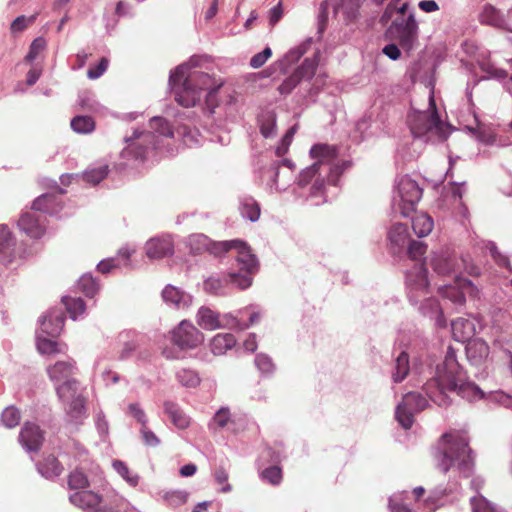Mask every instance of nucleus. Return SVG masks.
Wrapping results in <instances>:
<instances>
[{
    "label": "nucleus",
    "instance_id": "nucleus-1",
    "mask_svg": "<svg viewBox=\"0 0 512 512\" xmlns=\"http://www.w3.org/2000/svg\"><path fill=\"white\" fill-rule=\"evenodd\" d=\"M434 381L437 384V392L430 394L426 388V393L439 406L450 404L448 396L445 394L446 390L469 401L484 397L480 387L468 379L466 372L458 362L456 350L452 346L447 348L443 362L436 366Z\"/></svg>",
    "mask_w": 512,
    "mask_h": 512
},
{
    "label": "nucleus",
    "instance_id": "nucleus-2",
    "mask_svg": "<svg viewBox=\"0 0 512 512\" xmlns=\"http://www.w3.org/2000/svg\"><path fill=\"white\" fill-rule=\"evenodd\" d=\"M199 65L197 56L188 62L178 65L170 72L168 85L174 93L175 100L183 107H194L202 97L203 91L209 88L210 76L200 71H191Z\"/></svg>",
    "mask_w": 512,
    "mask_h": 512
},
{
    "label": "nucleus",
    "instance_id": "nucleus-3",
    "mask_svg": "<svg viewBox=\"0 0 512 512\" xmlns=\"http://www.w3.org/2000/svg\"><path fill=\"white\" fill-rule=\"evenodd\" d=\"M469 436L464 430H452L444 433L438 442L436 458L443 473L456 466L458 471L469 477L474 471V452L469 447Z\"/></svg>",
    "mask_w": 512,
    "mask_h": 512
},
{
    "label": "nucleus",
    "instance_id": "nucleus-4",
    "mask_svg": "<svg viewBox=\"0 0 512 512\" xmlns=\"http://www.w3.org/2000/svg\"><path fill=\"white\" fill-rule=\"evenodd\" d=\"M150 130L135 129L131 136L125 137L126 147L121 151V157L127 161L143 162L151 149L159 147V137L171 138L173 129L168 121L161 116L150 119Z\"/></svg>",
    "mask_w": 512,
    "mask_h": 512
},
{
    "label": "nucleus",
    "instance_id": "nucleus-5",
    "mask_svg": "<svg viewBox=\"0 0 512 512\" xmlns=\"http://www.w3.org/2000/svg\"><path fill=\"white\" fill-rule=\"evenodd\" d=\"M186 247L189 248L191 255L197 256L208 252L216 257H221L225 253L235 250L239 253V261L248 267H255L254 254L246 242L233 239L225 241H212L209 237L202 233L191 234L185 241Z\"/></svg>",
    "mask_w": 512,
    "mask_h": 512
},
{
    "label": "nucleus",
    "instance_id": "nucleus-6",
    "mask_svg": "<svg viewBox=\"0 0 512 512\" xmlns=\"http://www.w3.org/2000/svg\"><path fill=\"white\" fill-rule=\"evenodd\" d=\"M309 154L317 161L299 173L297 184L303 188L315 178L311 186V195L317 196L322 193L325 185L324 177H320L321 170H325L326 173L332 171L328 163L336 157L337 150L334 146L318 143L311 147Z\"/></svg>",
    "mask_w": 512,
    "mask_h": 512
},
{
    "label": "nucleus",
    "instance_id": "nucleus-7",
    "mask_svg": "<svg viewBox=\"0 0 512 512\" xmlns=\"http://www.w3.org/2000/svg\"><path fill=\"white\" fill-rule=\"evenodd\" d=\"M255 267H248L239 261V253L235 256L237 271H232L223 275H213L205 279L203 283L204 290L215 296L227 294L229 286H235L241 290H245L252 285L253 276L259 270V261L254 254Z\"/></svg>",
    "mask_w": 512,
    "mask_h": 512
},
{
    "label": "nucleus",
    "instance_id": "nucleus-8",
    "mask_svg": "<svg viewBox=\"0 0 512 512\" xmlns=\"http://www.w3.org/2000/svg\"><path fill=\"white\" fill-rule=\"evenodd\" d=\"M429 104L433 110L413 111L408 115L411 134L415 139H422L424 142H428L432 135H437L441 140H445L447 135L436 110L433 96H430Z\"/></svg>",
    "mask_w": 512,
    "mask_h": 512
},
{
    "label": "nucleus",
    "instance_id": "nucleus-9",
    "mask_svg": "<svg viewBox=\"0 0 512 512\" xmlns=\"http://www.w3.org/2000/svg\"><path fill=\"white\" fill-rule=\"evenodd\" d=\"M423 189L408 175L401 176L397 180L396 190L393 195L391 208L393 213L407 218L415 211L416 205L421 200Z\"/></svg>",
    "mask_w": 512,
    "mask_h": 512
},
{
    "label": "nucleus",
    "instance_id": "nucleus-10",
    "mask_svg": "<svg viewBox=\"0 0 512 512\" xmlns=\"http://www.w3.org/2000/svg\"><path fill=\"white\" fill-rule=\"evenodd\" d=\"M386 34L390 39L397 41L403 50H413L419 38V26L414 10L410 11L407 17L396 16L387 28Z\"/></svg>",
    "mask_w": 512,
    "mask_h": 512
},
{
    "label": "nucleus",
    "instance_id": "nucleus-11",
    "mask_svg": "<svg viewBox=\"0 0 512 512\" xmlns=\"http://www.w3.org/2000/svg\"><path fill=\"white\" fill-rule=\"evenodd\" d=\"M428 400L418 392L407 393L395 410V418L404 429H410L414 423V413L424 410Z\"/></svg>",
    "mask_w": 512,
    "mask_h": 512
},
{
    "label": "nucleus",
    "instance_id": "nucleus-12",
    "mask_svg": "<svg viewBox=\"0 0 512 512\" xmlns=\"http://www.w3.org/2000/svg\"><path fill=\"white\" fill-rule=\"evenodd\" d=\"M203 334L189 321L183 320L171 331V340L180 350L196 348L203 342Z\"/></svg>",
    "mask_w": 512,
    "mask_h": 512
},
{
    "label": "nucleus",
    "instance_id": "nucleus-13",
    "mask_svg": "<svg viewBox=\"0 0 512 512\" xmlns=\"http://www.w3.org/2000/svg\"><path fill=\"white\" fill-rule=\"evenodd\" d=\"M298 86L299 90L296 93L297 104L303 106L313 101L317 89L310 83H305L295 72L282 81L278 86V91L281 95L287 96Z\"/></svg>",
    "mask_w": 512,
    "mask_h": 512
},
{
    "label": "nucleus",
    "instance_id": "nucleus-14",
    "mask_svg": "<svg viewBox=\"0 0 512 512\" xmlns=\"http://www.w3.org/2000/svg\"><path fill=\"white\" fill-rule=\"evenodd\" d=\"M406 284L409 289L408 297L411 302L417 303L414 294L428 293L429 280L428 271L424 264L416 263L410 270L406 272Z\"/></svg>",
    "mask_w": 512,
    "mask_h": 512
},
{
    "label": "nucleus",
    "instance_id": "nucleus-15",
    "mask_svg": "<svg viewBox=\"0 0 512 512\" xmlns=\"http://www.w3.org/2000/svg\"><path fill=\"white\" fill-rule=\"evenodd\" d=\"M46 217L34 211L23 212L17 221V225L23 233L30 238L39 239L45 233Z\"/></svg>",
    "mask_w": 512,
    "mask_h": 512
},
{
    "label": "nucleus",
    "instance_id": "nucleus-16",
    "mask_svg": "<svg viewBox=\"0 0 512 512\" xmlns=\"http://www.w3.org/2000/svg\"><path fill=\"white\" fill-rule=\"evenodd\" d=\"M431 267L438 275L448 276L460 270L461 261L453 252L438 251L433 253Z\"/></svg>",
    "mask_w": 512,
    "mask_h": 512
},
{
    "label": "nucleus",
    "instance_id": "nucleus-17",
    "mask_svg": "<svg viewBox=\"0 0 512 512\" xmlns=\"http://www.w3.org/2000/svg\"><path fill=\"white\" fill-rule=\"evenodd\" d=\"M44 441V433L40 427L32 422H25L19 433V443L28 452H38Z\"/></svg>",
    "mask_w": 512,
    "mask_h": 512
},
{
    "label": "nucleus",
    "instance_id": "nucleus-18",
    "mask_svg": "<svg viewBox=\"0 0 512 512\" xmlns=\"http://www.w3.org/2000/svg\"><path fill=\"white\" fill-rule=\"evenodd\" d=\"M41 331L50 336L57 337L64 328L65 315L60 308H51L39 319Z\"/></svg>",
    "mask_w": 512,
    "mask_h": 512
},
{
    "label": "nucleus",
    "instance_id": "nucleus-19",
    "mask_svg": "<svg viewBox=\"0 0 512 512\" xmlns=\"http://www.w3.org/2000/svg\"><path fill=\"white\" fill-rule=\"evenodd\" d=\"M478 19L481 24L512 32L507 15L490 3L482 7Z\"/></svg>",
    "mask_w": 512,
    "mask_h": 512
},
{
    "label": "nucleus",
    "instance_id": "nucleus-20",
    "mask_svg": "<svg viewBox=\"0 0 512 512\" xmlns=\"http://www.w3.org/2000/svg\"><path fill=\"white\" fill-rule=\"evenodd\" d=\"M163 301L170 307L185 309L192 305L193 297L184 290L167 284L161 293Z\"/></svg>",
    "mask_w": 512,
    "mask_h": 512
},
{
    "label": "nucleus",
    "instance_id": "nucleus-21",
    "mask_svg": "<svg viewBox=\"0 0 512 512\" xmlns=\"http://www.w3.org/2000/svg\"><path fill=\"white\" fill-rule=\"evenodd\" d=\"M77 367L73 359L69 358L65 361H57L53 365L47 367L49 379L56 385L74 379L72 376L76 373Z\"/></svg>",
    "mask_w": 512,
    "mask_h": 512
},
{
    "label": "nucleus",
    "instance_id": "nucleus-22",
    "mask_svg": "<svg viewBox=\"0 0 512 512\" xmlns=\"http://www.w3.org/2000/svg\"><path fill=\"white\" fill-rule=\"evenodd\" d=\"M197 323L201 328L210 331L219 328H232L230 319H225L224 316L220 319L219 313L208 307H201L198 310Z\"/></svg>",
    "mask_w": 512,
    "mask_h": 512
},
{
    "label": "nucleus",
    "instance_id": "nucleus-23",
    "mask_svg": "<svg viewBox=\"0 0 512 512\" xmlns=\"http://www.w3.org/2000/svg\"><path fill=\"white\" fill-rule=\"evenodd\" d=\"M146 255L150 259H161L174 253V245L169 236L151 238L145 245Z\"/></svg>",
    "mask_w": 512,
    "mask_h": 512
},
{
    "label": "nucleus",
    "instance_id": "nucleus-24",
    "mask_svg": "<svg viewBox=\"0 0 512 512\" xmlns=\"http://www.w3.org/2000/svg\"><path fill=\"white\" fill-rule=\"evenodd\" d=\"M17 256L16 239L4 224L0 225V263L8 265Z\"/></svg>",
    "mask_w": 512,
    "mask_h": 512
},
{
    "label": "nucleus",
    "instance_id": "nucleus-25",
    "mask_svg": "<svg viewBox=\"0 0 512 512\" xmlns=\"http://www.w3.org/2000/svg\"><path fill=\"white\" fill-rule=\"evenodd\" d=\"M69 501L76 507L92 511L94 507L98 506L102 502V496L91 490L85 489L70 494Z\"/></svg>",
    "mask_w": 512,
    "mask_h": 512
},
{
    "label": "nucleus",
    "instance_id": "nucleus-26",
    "mask_svg": "<svg viewBox=\"0 0 512 512\" xmlns=\"http://www.w3.org/2000/svg\"><path fill=\"white\" fill-rule=\"evenodd\" d=\"M419 310L421 314L435 321V325L439 328H445L447 325L443 310L436 298L429 297L421 302Z\"/></svg>",
    "mask_w": 512,
    "mask_h": 512
},
{
    "label": "nucleus",
    "instance_id": "nucleus-27",
    "mask_svg": "<svg viewBox=\"0 0 512 512\" xmlns=\"http://www.w3.org/2000/svg\"><path fill=\"white\" fill-rule=\"evenodd\" d=\"M55 390L59 400L63 404L76 400V398L84 397L83 388L76 379H67V381L56 385Z\"/></svg>",
    "mask_w": 512,
    "mask_h": 512
},
{
    "label": "nucleus",
    "instance_id": "nucleus-28",
    "mask_svg": "<svg viewBox=\"0 0 512 512\" xmlns=\"http://www.w3.org/2000/svg\"><path fill=\"white\" fill-rule=\"evenodd\" d=\"M64 405L66 420L74 425H80L87 417L85 397L76 398V400L67 402Z\"/></svg>",
    "mask_w": 512,
    "mask_h": 512
},
{
    "label": "nucleus",
    "instance_id": "nucleus-29",
    "mask_svg": "<svg viewBox=\"0 0 512 512\" xmlns=\"http://www.w3.org/2000/svg\"><path fill=\"white\" fill-rule=\"evenodd\" d=\"M31 209L35 213L41 212L44 214L54 215L62 209V206L57 196L45 193L38 196L33 201Z\"/></svg>",
    "mask_w": 512,
    "mask_h": 512
},
{
    "label": "nucleus",
    "instance_id": "nucleus-30",
    "mask_svg": "<svg viewBox=\"0 0 512 512\" xmlns=\"http://www.w3.org/2000/svg\"><path fill=\"white\" fill-rule=\"evenodd\" d=\"M118 341L122 344L119 354L121 360H126L132 356L139 345V334L135 330H124L119 333Z\"/></svg>",
    "mask_w": 512,
    "mask_h": 512
},
{
    "label": "nucleus",
    "instance_id": "nucleus-31",
    "mask_svg": "<svg viewBox=\"0 0 512 512\" xmlns=\"http://www.w3.org/2000/svg\"><path fill=\"white\" fill-rule=\"evenodd\" d=\"M466 355L468 360L472 364H479L481 361L486 359L489 355V346L488 344L482 340V339H474L472 341H469L466 345Z\"/></svg>",
    "mask_w": 512,
    "mask_h": 512
},
{
    "label": "nucleus",
    "instance_id": "nucleus-32",
    "mask_svg": "<svg viewBox=\"0 0 512 512\" xmlns=\"http://www.w3.org/2000/svg\"><path fill=\"white\" fill-rule=\"evenodd\" d=\"M36 468L39 474L46 479H54L58 477L63 471V466L53 455H49L43 460L39 461L36 464Z\"/></svg>",
    "mask_w": 512,
    "mask_h": 512
},
{
    "label": "nucleus",
    "instance_id": "nucleus-33",
    "mask_svg": "<svg viewBox=\"0 0 512 512\" xmlns=\"http://www.w3.org/2000/svg\"><path fill=\"white\" fill-rule=\"evenodd\" d=\"M163 406L165 414L177 428L185 429L189 426V417L182 411L177 403L165 401Z\"/></svg>",
    "mask_w": 512,
    "mask_h": 512
},
{
    "label": "nucleus",
    "instance_id": "nucleus-34",
    "mask_svg": "<svg viewBox=\"0 0 512 512\" xmlns=\"http://www.w3.org/2000/svg\"><path fill=\"white\" fill-rule=\"evenodd\" d=\"M236 344V338L231 333L217 334L210 343L211 352L214 355H223L227 350L231 349Z\"/></svg>",
    "mask_w": 512,
    "mask_h": 512
},
{
    "label": "nucleus",
    "instance_id": "nucleus-35",
    "mask_svg": "<svg viewBox=\"0 0 512 512\" xmlns=\"http://www.w3.org/2000/svg\"><path fill=\"white\" fill-rule=\"evenodd\" d=\"M320 51L317 50L313 57L306 58L302 64L294 71L305 83L309 81L315 75V71L319 64Z\"/></svg>",
    "mask_w": 512,
    "mask_h": 512
},
{
    "label": "nucleus",
    "instance_id": "nucleus-36",
    "mask_svg": "<svg viewBox=\"0 0 512 512\" xmlns=\"http://www.w3.org/2000/svg\"><path fill=\"white\" fill-rule=\"evenodd\" d=\"M240 214L251 222H256L260 217V206L255 199L244 196L240 199Z\"/></svg>",
    "mask_w": 512,
    "mask_h": 512
},
{
    "label": "nucleus",
    "instance_id": "nucleus-37",
    "mask_svg": "<svg viewBox=\"0 0 512 512\" xmlns=\"http://www.w3.org/2000/svg\"><path fill=\"white\" fill-rule=\"evenodd\" d=\"M410 371L409 355L402 351L395 360L392 370V380L394 383L402 382Z\"/></svg>",
    "mask_w": 512,
    "mask_h": 512
},
{
    "label": "nucleus",
    "instance_id": "nucleus-38",
    "mask_svg": "<svg viewBox=\"0 0 512 512\" xmlns=\"http://www.w3.org/2000/svg\"><path fill=\"white\" fill-rule=\"evenodd\" d=\"M61 301L72 320H77V318L85 312L86 304L80 297L65 295L62 297Z\"/></svg>",
    "mask_w": 512,
    "mask_h": 512
},
{
    "label": "nucleus",
    "instance_id": "nucleus-39",
    "mask_svg": "<svg viewBox=\"0 0 512 512\" xmlns=\"http://www.w3.org/2000/svg\"><path fill=\"white\" fill-rule=\"evenodd\" d=\"M433 226V219L427 214H420L412 218L413 231L420 238L429 235Z\"/></svg>",
    "mask_w": 512,
    "mask_h": 512
},
{
    "label": "nucleus",
    "instance_id": "nucleus-40",
    "mask_svg": "<svg viewBox=\"0 0 512 512\" xmlns=\"http://www.w3.org/2000/svg\"><path fill=\"white\" fill-rule=\"evenodd\" d=\"M388 239L392 246L403 248L408 239L407 225L402 223L392 225L388 232Z\"/></svg>",
    "mask_w": 512,
    "mask_h": 512
},
{
    "label": "nucleus",
    "instance_id": "nucleus-41",
    "mask_svg": "<svg viewBox=\"0 0 512 512\" xmlns=\"http://www.w3.org/2000/svg\"><path fill=\"white\" fill-rule=\"evenodd\" d=\"M258 124L263 137L269 138L276 134V114L268 111L259 115Z\"/></svg>",
    "mask_w": 512,
    "mask_h": 512
},
{
    "label": "nucleus",
    "instance_id": "nucleus-42",
    "mask_svg": "<svg viewBox=\"0 0 512 512\" xmlns=\"http://www.w3.org/2000/svg\"><path fill=\"white\" fill-rule=\"evenodd\" d=\"M472 324L469 320L458 318L451 322V330L457 341L465 342L470 337Z\"/></svg>",
    "mask_w": 512,
    "mask_h": 512
},
{
    "label": "nucleus",
    "instance_id": "nucleus-43",
    "mask_svg": "<svg viewBox=\"0 0 512 512\" xmlns=\"http://www.w3.org/2000/svg\"><path fill=\"white\" fill-rule=\"evenodd\" d=\"M230 419H231V414H230L229 408L223 406L215 412L214 416L209 421L208 429L211 432L216 433L220 429H223L224 427H226L227 424L229 423Z\"/></svg>",
    "mask_w": 512,
    "mask_h": 512
},
{
    "label": "nucleus",
    "instance_id": "nucleus-44",
    "mask_svg": "<svg viewBox=\"0 0 512 512\" xmlns=\"http://www.w3.org/2000/svg\"><path fill=\"white\" fill-rule=\"evenodd\" d=\"M77 288L89 298L99 291V284L91 274H83L77 282Z\"/></svg>",
    "mask_w": 512,
    "mask_h": 512
},
{
    "label": "nucleus",
    "instance_id": "nucleus-45",
    "mask_svg": "<svg viewBox=\"0 0 512 512\" xmlns=\"http://www.w3.org/2000/svg\"><path fill=\"white\" fill-rule=\"evenodd\" d=\"M70 126L78 134H88L95 129V122L90 116L78 115L72 118Z\"/></svg>",
    "mask_w": 512,
    "mask_h": 512
},
{
    "label": "nucleus",
    "instance_id": "nucleus-46",
    "mask_svg": "<svg viewBox=\"0 0 512 512\" xmlns=\"http://www.w3.org/2000/svg\"><path fill=\"white\" fill-rule=\"evenodd\" d=\"M114 470L132 487L139 484L140 476L137 473L130 471L125 462L121 460H114L112 462Z\"/></svg>",
    "mask_w": 512,
    "mask_h": 512
},
{
    "label": "nucleus",
    "instance_id": "nucleus-47",
    "mask_svg": "<svg viewBox=\"0 0 512 512\" xmlns=\"http://www.w3.org/2000/svg\"><path fill=\"white\" fill-rule=\"evenodd\" d=\"M108 172L109 167L106 164H102L97 167H91L84 171L83 179L87 183L97 185L108 175Z\"/></svg>",
    "mask_w": 512,
    "mask_h": 512
},
{
    "label": "nucleus",
    "instance_id": "nucleus-48",
    "mask_svg": "<svg viewBox=\"0 0 512 512\" xmlns=\"http://www.w3.org/2000/svg\"><path fill=\"white\" fill-rule=\"evenodd\" d=\"M79 106L87 111L93 113H101L104 107L96 100L93 93L84 91L78 97Z\"/></svg>",
    "mask_w": 512,
    "mask_h": 512
},
{
    "label": "nucleus",
    "instance_id": "nucleus-49",
    "mask_svg": "<svg viewBox=\"0 0 512 512\" xmlns=\"http://www.w3.org/2000/svg\"><path fill=\"white\" fill-rule=\"evenodd\" d=\"M189 497V493L184 490H174L166 492L163 496L165 504L170 508H178L184 505Z\"/></svg>",
    "mask_w": 512,
    "mask_h": 512
},
{
    "label": "nucleus",
    "instance_id": "nucleus-50",
    "mask_svg": "<svg viewBox=\"0 0 512 512\" xmlns=\"http://www.w3.org/2000/svg\"><path fill=\"white\" fill-rule=\"evenodd\" d=\"M441 295L449 299L456 306H463L466 302V297L463 291L452 285H444L439 289Z\"/></svg>",
    "mask_w": 512,
    "mask_h": 512
},
{
    "label": "nucleus",
    "instance_id": "nucleus-51",
    "mask_svg": "<svg viewBox=\"0 0 512 512\" xmlns=\"http://www.w3.org/2000/svg\"><path fill=\"white\" fill-rule=\"evenodd\" d=\"M89 485L86 474L80 469H75L68 476V487L71 490H85Z\"/></svg>",
    "mask_w": 512,
    "mask_h": 512
},
{
    "label": "nucleus",
    "instance_id": "nucleus-52",
    "mask_svg": "<svg viewBox=\"0 0 512 512\" xmlns=\"http://www.w3.org/2000/svg\"><path fill=\"white\" fill-rule=\"evenodd\" d=\"M254 363L263 376H270L275 370V364L272 358L265 353L256 354Z\"/></svg>",
    "mask_w": 512,
    "mask_h": 512
},
{
    "label": "nucleus",
    "instance_id": "nucleus-53",
    "mask_svg": "<svg viewBox=\"0 0 512 512\" xmlns=\"http://www.w3.org/2000/svg\"><path fill=\"white\" fill-rule=\"evenodd\" d=\"M312 43V38H308L301 45L290 49L283 58L286 65H292L296 63L308 50V47Z\"/></svg>",
    "mask_w": 512,
    "mask_h": 512
},
{
    "label": "nucleus",
    "instance_id": "nucleus-54",
    "mask_svg": "<svg viewBox=\"0 0 512 512\" xmlns=\"http://www.w3.org/2000/svg\"><path fill=\"white\" fill-rule=\"evenodd\" d=\"M470 503L472 506V512H503L480 494L478 496L471 497Z\"/></svg>",
    "mask_w": 512,
    "mask_h": 512
},
{
    "label": "nucleus",
    "instance_id": "nucleus-55",
    "mask_svg": "<svg viewBox=\"0 0 512 512\" xmlns=\"http://www.w3.org/2000/svg\"><path fill=\"white\" fill-rule=\"evenodd\" d=\"M21 420L20 411L14 406L6 407L1 414V422L6 428L16 427Z\"/></svg>",
    "mask_w": 512,
    "mask_h": 512
},
{
    "label": "nucleus",
    "instance_id": "nucleus-56",
    "mask_svg": "<svg viewBox=\"0 0 512 512\" xmlns=\"http://www.w3.org/2000/svg\"><path fill=\"white\" fill-rule=\"evenodd\" d=\"M408 494L407 491H402L391 496L388 503L390 512H412L409 506L404 502Z\"/></svg>",
    "mask_w": 512,
    "mask_h": 512
},
{
    "label": "nucleus",
    "instance_id": "nucleus-57",
    "mask_svg": "<svg viewBox=\"0 0 512 512\" xmlns=\"http://www.w3.org/2000/svg\"><path fill=\"white\" fill-rule=\"evenodd\" d=\"M329 6H330V3L328 0H323L319 6V11H318V15H317V32H316L318 40H320L322 38V35L327 27Z\"/></svg>",
    "mask_w": 512,
    "mask_h": 512
},
{
    "label": "nucleus",
    "instance_id": "nucleus-58",
    "mask_svg": "<svg viewBox=\"0 0 512 512\" xmlns=\"http://www.w3.org/2000/svg\"><path fill=\"white\" fill-rule=\"evenodd\" d=\"M178 382L185 387H196L200 383L198 374L191 369H180L176 373Z\"/></svg>",
    "mask_w": 512,
    "mask_h": 512
},
{
    "label": "nucleus",
    "instance_id": "nucleus-59",
    "mask_svg": "<svg viewBox=\"0 0 512 512\" xmlns=\"http://www.w3.org/2000/svg\"><path fill=\"white\" fill-rule=\"evenodd\" d=\"M224 318L225 319H230L231 321V326L232 328L231 329H235V330H239V331H242V330H246L248 329L250 326H252L253 324H255L256 322L259 321L260 319V314L259 312H255L253 311L252 313H250L249 315V319L247 322H244V321H241L239 320L238 318L234 317L232 314L228 313V314H225L224 315Z\"/></svg>",
    "mask_w": 512,
    "mask_h": 512
},
{
    "label": "nucleus",
    "instance_id": "nucleus-60",
    "mask_svg": "<svg viewBox=\"0 0 512 512\" xmlns=\"http://www.w3.org/2000/svg\"><path fill=\"white\" fill-rule=\"evenodd\" d=\"M280 165L288 167L291 171L295 169V163L290 159H283L281 161L274 162L268 170L269 178L271 181L270 187L275 189H280L278 187V176H279V167Z\"/></svg>",
    "mask_w": 512,
    "mask_h": 512
},
{
    "label": "nucleus",
    "instance_id": "nucleus-61",
    "mask_svg": "<svg viewBox=\"0 0 512 512\" xmlns=\"http://www.w3.org/2000/svg\"><path fill=\"white\" fill-rule=\"evenodd\" d=\"M37 350L40 354H56L60 353L61 349L59 348V343L55 340L37 337Z\"/></svg>",
    "mask_w": 512,
    "mask_h": 512
},
{
    "label": "nucleus",
    "instance_id": "nucleus-62",
    "mask_svg": "<svg viewBox=\"0 0 512 512\" xmlns=\"http://www.w3.org/2000/svg\"><path fill=\"white\" fill-rule=\"evenodd\" d=\"M261 478L272 485H279L282 481V470L279 466H269L261 472Z\"/></svg>",
    "mask_w": 512,
    "mask_h": 512
},
{
    "label": "nucleus",
    "instance_id": "nucleus-63",
    "mask_svg": "<svg viewBox=\"0 0 512 512\" xmlns=\"http://www.w3.org/2000/svg\"><path fill=\"white\" fill-rule=\"evenodd\" d=\"M427 245L418 240H410L408 243L407 254L412 260H420L426 253Z\"/></svg>",
    "mask_w": 512,
    "mask_h": 512
},
{
    "label": "nucleus",
    "instance_id": "nucleus-64",
    "mask_svg": "<svg viewBox=\"0 0 512 512\" xmlns=\"http://www.w3.org/2000/svg\"><path fill=\"white\" fill-rule=\"evenodd\" d=\"M45 45L46 42L44 38L38 37L34 39L29 47L27 55L25 56V61L29 63L33 62L45 48Z\"/></svg>",
    "mask_w": 512,
    "mask_h": 512
}]
</instances>
